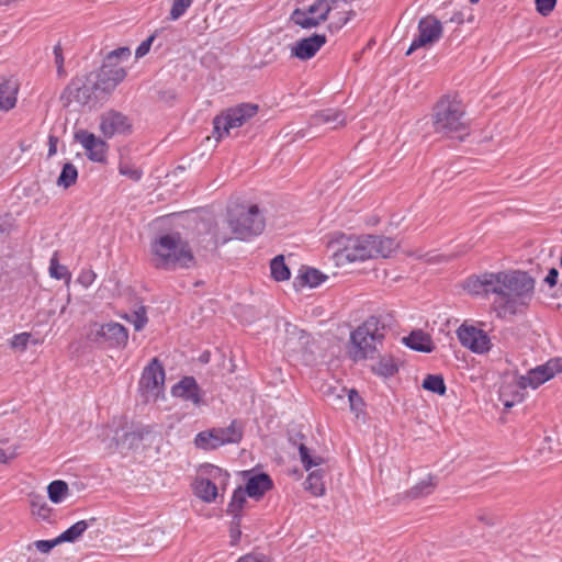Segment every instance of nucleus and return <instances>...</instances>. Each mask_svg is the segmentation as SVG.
Wrapping results in <instances>:
<instances>
[{
    "instance_id": "1",
    "label": "nucleus",
    "mask_w": 562,
    "mask_h": 562,
    "mask_svg": "<svg viewBox=\"0 0 562 562\" xmlns=\"http://www.w3.org/2000/svg\"><path fill=\"white\" fill-rule=\"evenodd\" d=\"M535 292V279L526 271L496 272V299L494 306L499 317L522 313Z\"/></svg>"
},
{
    "instance_id": "2",
    "label": "nucleus",
    "mask_w": 562,
    "mask_h": 562,
    "mask_svg": "<svg viewBox=\"0 0 562 562\" xmlns=\"http://www.w3.org/2000/svg\"><path fill=\"white\" fill-rule=\"evenodd\" d=\"M151 262L155 268L166 271L191 269L196 259L179 232L162 234L150 243Z\"/></svg>"
},
{
    "instance_id": "3",
    "label": "nucleus",
    "mask_w": 562,
    "mask_h": 562,
    "mask_svg": "<svg viewBox=\"0 0 562 562\" xmlns=\"http://www.w3.org/2000/svg\"><path fill=\"white\" fill-rule=\"evenodd\" d=\"M305 0H299L303 3ZM312 2L302 8H296L290 15V22L304 30L317 27L321 23L328 20L331 11L336 21L330 23V27L340 29L348 23L355 14L352 10H346V7L353 0H311Z\"/></svg>"
},
{
    "instance_id": "4",
    "label": "nucleus",
    "mask_w": 562,
    "mask_h": 562,
    "mask_svg": "<svg viewBox=\"0 0 562 562\" xmlns=\"http://www.w3.org/2000/svg\"><path fill=\"white\" fill-rule=\"evenodd\" d=\"M392 316L372 315L350 334L349 355L355 362L373 359L378 353V345H381L385 331L391 327Z\"/></svg>"
},
{
    "instance_id": "5",
    "label": "nucleus",
    "mask_w": 562,
    "mask_h": 562,
    "mask_svg": "<svg viewBox=\"0 0 562 562\" xmlns=\"http://www.w3.org/2000/svg\"><path fill=\"white\" fill-rule=\"evenodd\" d=\"M432 126L436 133L442 136L452 134H468V125L464 121V108L461 101L449 95H443L432 109Z\"/></svg>"
},
{
    "instance_id": "6",
    "label": "nucleus",
    "mask_w": 562,
    "mask_h": 562,
    "mask_svg": "<svg viewBox=\"0 0 562 562\" xmlns=\"http://www.w3.org/2000/svg\"><path fill=\"white\" fill-rule=\"evenodd\" d=\"M227 223L238 239L260 235L265 229V217L256 204H235L227 210Z\"/></svg>"
},
{
    "instance_id": "7",
    "label": "nucleus",
    "mask_w": 562,
    "mask_h": 562,
    "mask_svg": "<svg viewBox=\"0 0 562 562\" xmlns=\"http://www.w3.org/2000/svg\"><path fill=\"white\" fill-rule=\"evenodd\" d=\"M130 56L131 49L128 47H119L108 53L98 70L90 72L98 80L103 94L111 93L125 79L126 69L120 65V61L127 60Z\"/></svg>"
},
{
    "instance_id": "8",
    "label": "nucleus",
    "mask_w": 562,
    "mask_h": 562,
    "mask_svg": "<svg viewBox=\"0 0 562 562\" xmlns=\"http://www.w3.org/2000/svg\"><path fill=\"white\" fill-rule=\"evenodd\" d=\"M100 94L103 93L99 88L98 80L89 72L72 78L63 90L59 100L64 108L70 106L74 102L83 106L98 100Z\"/></svg>"
},
{
    "instance_id": "9",
    "label": "nucleus",
    "mask_w": 562,
    "mask_h": 562,
    "mask_svg": "<svg viewBox=\"0 0 562 562\" xmlns=\"http://www.w3.org/2000/svg\"><path fill=\"white\" fill-rule=\"evenodd\" d=\"M258 113V105L252 103H241L229 108L213 120V134L216 139H221L229 133V130L240 127Z\"/></svg>"
},
{
    "instance_id": "10",
    "label": "nucleus",
    "mask_w": 562,
    "mask_h": 562,
    "mask_svg": "<svg viewBox=\"0 0 562 562\" xmlns=\"http://www.w3.org/2000/svg\"><path fill=\"white\" fill-rule=\"evenodd\" d=\"M337 243L344 246L342 248H338L335 252L339 259L355 262L372 258L371 249L373 248L371 246L370 235L342 237Z\"/></svg>"
},
{
    "instance_id": "11",
    "label": "nucleus",
    "mask_w": 562,
    "mask_h": 562,
    "mask_svg": "<svg viewBox=\"0 0 562 562\" xmlns=\"http://www.w3.org/2000/svg\"><path fill=\"white\" fill-rule=\"evenodd\" d=\"M560 372H562V358L551 359L547 363L529 370L526 375L519 376L518 386L521 390L528 386L537 389Z\"/></svg>"
},
{
    "instance_id": "12",
    "label": "nucleus",
    "mask_w": 562,
    "mask_h": 562,
    "mask_svg": "<svg viewBox=\"0 0 562 562\" xmlns=\"http://www.w3.org/2000/svg\"><path fill=\"white\" fill-rule=\"evenodd\" d=\"M442 35L441 22L434 15H427L418 22V36L415 37L406 52L411 55L420 47L436 43Z\"/></svg>"
},
{
    "instance_id": "13",
    "label": "nucleus",
    "mask_w": 562,
    "mask_h": 562,
    "mask_svg": "<svg viewBox=\"0 0 562 562\" xmlns=\"http://www.w3.org/2000/svg\"><path fill=\"white\" fill-rule=\"evenodd\" d=\"M460 344L474 353H485L491 349V339L486 331L473 325L462 324L457 329Z\"/></svg>"
},
{
    "instance_id": "14",
    "label": "nucleus",
    "mask_w": 562,
    "mask_h": 562,
    "mask_svg": "<svg viewBox=\"0 0 562 562\" xmlns=\"http://www.w3.org/2000/svg\"><path fill=\"white\" fill-rule=\"evenodd\" d=\"M165 382V370L157 358H154L145 367L138 382L139 391L143 393H157Z\"/></svg>"
},
{
    "instance_id": "15",
    "label": "nucleus",
    "mask_w": 562,
    "mask_h": 562,
    "mask_svg": "<svg viewBox=\"0 0 562 562\" xmlns=\"http://www.w3.org/2000/svg\"><path fill=\"white\" fill-rule=\"evenodd\" d=\"M327 36L325 34L314 33L295 42L291 47V56L300 60H308L326 44Z\"/></svg>"
},
{
    "instance_id": "16",
    "label": "nucleus",
    "mask_w": 562,
    "mask_h": 562,
    "mask_svg": "<svg viewBox=\"0 0 562 562\" xmlns=\"http://www.w3.org/2000/svg\"><path fill=\"white\" fill-rule=\"evenodd\" d=\"M75 137L86 149V155L90 160L95 162L105 161L108 145L104 140L83 130L77 132Z\"/></svg>"
},
{
    "instance_id": "17",
    "label": "nucleus",
    "mask_w": 562,
    "mask_h": 562,
    "mask_svg": "<svg viewBox=\"0 0 562 562\" xmlns=\"http://www.w3.org/2000/svg\"><path fill=\"white\" fill-rule=\"evenodd\" d=\"M97 336L103 338L110 347L123 348L128 340V330L120 323L110 322L101 325Z\"/></svg>"
},
{
    "instance_id": "18",
    "label": "nucleus",
    "mask_w": 562,
    "mask_h": 562,
    "mask_svg": "<svg viewBox=\"0 0 562 562\" xmlns=\"http://www.w3.org/2000/svg\"><path fill=\"white\" fill-rule=\"evenodd\" d=\"M131 128L127 117L116 111H110L101 119L100 130L102 134L111 138L116 134H124Z\"/></svg>"
},
{
    "instance_id": "19",
    "label": "nucleus",
    "mask_w": 562,
    "mask_h": 562,
    "mask_svg": "<svg viewBox=\"0 0 562 562\" xmlns=\"http://www.w3.org/2000/svg\"><path fill=\"white\" fill-rule=\"evenodd\" d=\"M464 288L474 295L495 294L496 272H485L481 276L470 277Z\"/></svg>"
},
{
    "instance_id": "20",
    "label": "nucleus",
    "mask_w": 562,
    "mask_h": 562,
    "mask_svg": "<svg viewBox=\"0 0 562 562\" xmlns=\"http://www.w3.org/2000/svg\"><path fill=\"white\" fill-rule=\"evenodd\" d=\"M273 487V482L269 474L267 473H258L251 475L245 485V491L247 495L256 501L260 499L266 492L270 491Z\"/></svg>"
},
{
    "instance_id": "21",
    "label": "nucleus",
    "mask_w": 562,
    "mask_h": 562,
    "mask_svg": "<svg viewBox=\"0 0 562 562\" xmlns=\"http://www.w3.org/2000/svg\"><path fill=\"white\" fill-rule=\"evenodd\" d=\"M18 80L13 77H0V110L9 111L16 104Z\"/></svg>"
},
{
    "instance_id": "22",
    "label": "nucleus",
    "mask_w": 562,
    "mask_h": 562,
    "mask_svg": "<svg viewBox=\"0 0 562 562\" xmlns=\"http://www.w3.org/2000/svg\"><path fill=\"white\" fill-rule=\"evenodd\" d=\"M200 387L193 376L182 378L176 385L172 386L171 393L173 396L181 397L186 401H191L194 404H199Z\"/></svg>"
},
{
    "instance_id": "23",
    "label": "nucleus",
    "mask_w": 562,
    "mask_h": 562,
    "mask_svg": "<svg viewBox=\"0 0 562 562\" xmlns=\"http://www.w3.org/2000/svg\"><path fill=\"white\" fill-rule=\"evenodd\" d=\"M403 344L412 350L429 353L435 349L431 336L420 329L413 330L402 339Z\"/></svg>"
},
{
    "instance_id": "24",
    "label": "nucleus",
    "mask_w": 562,
    "mask_h": 562,
    "mask_svg": "<svg viewBox=\"0 0 562 562\" xmlns=\"http://www.w3.org/2000/svg\"><path fill=\"white\" fill-rule=\"evenodd\" d=\"M150 434V429L148 427H137L130 431H124L122 436L114 437L116 447H121L122 449H133L136 448L144 438Z\"/></svg>"
},
{
    "instance_id": "25",
    "label": "nucleus",
    "mask_w": 562,
    "mask_h": 562,
    "mask_svg": "<svg viewBox=\"0 0 562 562\" xmlns=\"http://www.w3.org/2000/svg\"><path fill=\"white\" fill-rule=\"evenodd\" d=\"M371 246L373 249L372 258L383 257L387 258L393 251H395L400 244L392 237H384L378 235H370Z\"/></svg>"
},
{
    "instance_id": "26",
    "label": "nucleus",
    "mask_w": 562,
    "mask_h": 562,
    "mask_svg": "<svg viewBox=\"0 0 562 562\" xmlns=\"http://www.w3.org/2000/svg\"><path fill=\"white\" fill-rule=\"evenodd\" d=\"M327 279V276L315 268H302L300 274L294 279L293 285L300 290L304 286L316 288Z\"/></svg>"
},
{
    "instance_id": "27",
    "label": "nucleus",
    "mask_w": 562,
    "mask_h": 562,
    "mask_svg": "<svg viewBox=\"0 0 562 562\" xmlns=\"http://www.w3.org/2000/svg\"><path fill=\"white\" fill-rule=\"evenodd\" d=\"M311 122L313 125L329 124L336 128L346 124V115L340 110L325 109L315 113L311 117Z\"/></svg>"
},
{
    "instance_id": "28",
    "label": "nucleus",
    "mask_w": 562,
    "mask_h": 562,
    "mask_svg": "<svg viewBox=\"0 0 562 562\" xmlns=\"http://www.w3.org/2000/svg\"><path fill=\"white\" fill-rule=\"evenodd\" d=\"M223 445L239 443L244 436V425L240 420L233 419L227 427H215Z\"/></svg>"
},
{
    "instance_id": "29",
    "label": "nucleus",
    "mask_w": 562,
    "mask_h": 562,
    "mask_svg": "<svg viewBox=\"0 0 562 562\" xmlns=\"http://www.w3.org/2000/svg\"><path fill=\"white\" fill-rule=\"evenodd\" d=\"M246 496H248L247 492L241 486H238L234 491L232 499L227 506L226 512L233 516L232 524L234 526L240 527V521H241L240 512L244 508V506L247 504Z\"/></svg>"
},
{
    "instance_id": "30",
    "label": "nucleus",
    "mask_w": 562,
    "mask_h": 562,
    "mask_svg": "<svg viewBox=\"0 0 562 562\" xmlns=\"http://www.w3.org/2000/svg\"><path fill=\"white\" fill-rule=\"evenodd\" d=\"M297 438L303 439L304 436L301 434H297L295 437H290V442L293 446L297 447L300 460L305 468V470H310L313 467H318L324 462V459L319 456H311L310 449L306 447V445L302 441H299Z\"/></svg>"
},
{
    "instance_id": "31",
    "label": "nucleus",
    "mask_w": 562,
    "mask_h": 562,
    "mask_svg": "<svg viewBox=\"0 0 562 562\" xmlns=\"http://www.w3.org/2000/svg\"><path fill=\"white\" fill-rule=\"evenodd\" d=\"M215 431V427L204 431H200L194 438V443L196 448L209 451L216 450L220 447L224 446L222 440L220 439V435Z\"/></svg>"
},
{
    "instance_id": "32",
    "label": "nucleus",
    "mask_w": 562,
    "mask_h": 562,
    "mask_svg": "<svg viewBox=\"0 0 562 562\" xmlns=\"http://www.w3.org/2000/svg\"><path fill=\"white\" fill-rule=\"evenodd\" d=\"M437 486V477L429 474L426 480H422L413 487L405 492V497L408 499H417L431 494Z\"/></svg>"
},
{
    "instance_id": "33",
    "label": "nucleus",
    "mask_w": 562,
    "mask_h": 562,
    "mask_svg": "<svg viewBox=\"0 0 562 562\" xmlns=\"http://www.w3.org/2000/svg\"><path fill=\"white\" fill-rule=\"evenodd\" d=\"M195 495L206 503H212L217 496V486L210 479L200 477L194 484Z\"/></svg>"
},
{
    "instance_id": "34",
    "label": "nucleus",
    "mask_w": 562,
    "mask_h": 562,
    "mask_svg": "<svg viewBox=\"0 0 562 562\" xmlns=\"http://www.w3.org/2000/svg\"><path fill=\"white\" fill-rule=\"evenodd\" d=\"M372 371L381 376H393L398 371L397 363L391 355H384L379 358V361L372 366Z\"/></svg>"
},
{
    "instance_id": "35",
    "label": "nucleus",
    "mask_w": 562,
    "mask_h": 562,
    "mask_svg": "<svg viewBox=\"0 0 562 562\" xmlns=\"http://www.w3.org/2000/svg\"><path fill=\"white\" fill-rule=\"evenodd\" d=\"M325 471L323 469H317L312 471L306 481L305 488L308 490L314 496H322L325 493V483H324Z\"/></svg>"
},
{
    "instance_id": "36",
    "label": "nucleus",
    "mask_w": 562,
    "mask_h": 562,
    "mask_svg": "<svg viewBox=\"0 0 562 562\" xmlns=\"http://www.w3.org/2000/svg\"><path fill=\"white\" fill-rule=\"evenodd\" d=\"M271 277L280 282L289 280L291 277V272L289 267L284 262V256L278 255L270 262Z\"/></svg>"
},
{
    "instance_id": "37",
    "label": "nucleus",
    "mask_w": 562,
    "mask_h": 562,
    "mask_svg": "<svg viewBox=\"0 0 562 562\" xmlns=\"http://www.w3.org/2000/svg\"><path fill=\"white\" fill-rule=\"evenodd\" d=\"M30 506L33 515L38 516L43 520H47L49 518L52 508L46 503L44 496L38 494H31Z\"/></svg>"
},
{
    "instance_id": "38",
    "label": "nucleus",
    "mask_w": 562,
    "mask_h": 562,
    "mask_svg": "<svg viewBox=\"0 0 562 562\" xmlns=\"http://www.w3.org/2000/svg\"><path fill=\"white\" fill-rule=\"evenodd\" d=\"M78 178V170L71 162H66L57 178V186L64 189H68L74 186Z\"/></svg>"
},
{
    "instance_id": "39",
    "label": "nucleus",
    "mask_w": 562,
    "mask_h": 562,
    "mask_svg": "<svg viewBox=\"0 0 562 562\" xmlns=\"http://www.w3.org/2000/svg\"><path fill=\"white\" fill-rule=\"evenodd\" d=\"M88 527L89 524L87 520L77 521L58 536L60 543L75 542L82 536V533L88 529Z\"/></svg>"
},
{
    "instance_id": "40",
    "label": "nucleus",
    "mask_w": 562,
    "mask_h": 562,
    "mask_svg": "<svg viewBox=\"0 0 562 562\" xmlns=\"http://www.w3.org/2000/svg\"><path fill=\"white\" fill-rule=\"evenodd\" d=\"M423 389L438 395H445L447 386L443 376L440 374H428L422 383Z\"/></svg>"
},
{
    "instance_id": "41",
    "label": "nucleus",
    "mask_w": 562,
    "mask_h": 562,
    "mask_svg": "<svg viewBox=\"0 0 562 562\" xmlns=\"http://www.w3.org/2000/svg\"><path fill=\"white\" fill-rule=\"evenodd\" d=\"M68 491V484L61 480L53 481L47 486L48 498L55 504L60 503L67 496Z\"/></svg>"
},
{
    "instance_id": "42",
    "label": "nucleus",
    "mask_w": 562,
    "mask_h": 562,
    "mask_svg": "<svg viewBox=\"0 0 562 562\" xmlns=\"http://www.w3.org/2000/svg\"><path fill=\"white\" fill-rule=\"evenodd\" d=\"M127 322L132 323L134 325L135 330L139 331L142 330L147 322V308L145 305H139L132 315H124L123 316Z\"/></svg>"
},
{
    "instance_id": "43",
    "label": "nucleus",
    "mask_w": 562,
    "mask_h": 562,
    "mask_svg": "<svg viewBox=\"0 0 562 562\" xmlns=\"http://www.w3.org/2000/svg\"><path fill=\"white\" fill-rule=\"evenodd\" d=\"M49 276L56 280L69 281L71 278L70 272L66 266H63L58 261V255L55 252L49 261Z\"/></svg>"
},
{
    "instance_id": "44",
    "label": "nucleus",
    "mask_w": 562,
    "mask_h": 562,
    "mask_svg": "<svg viewBox=\"0 0 562 562\" xmlns=\"http://www.w3.org/2000/svg\"><path fill=\"white\" fill-rule=\"evenodd\" d=\"M327 401L339 408H344L347 405L346 395L347 389L344 386L329 387L325 393Z\"/></svg>"
},
{
    "instance_id": "45",
    "label": "nucleus",
    "mask_w": 562,
    "mask_h": 562,
    "mask_svg": "<svg viewBox=\"0 0 562 562\" xmlns=\"http://www.w3.org/2000/svg\"><path fill=\"white\" fill-rule=\"evenodd\" d=\"M346 401L351 412L358 414L362 411V407L364 405L363 400L355 389H347Z\"/></svg>"
},
{
    "instance_id": "46",
    "label": "nucleus",
    "mask_w": 562,
    "mask_h": 562,
    "mask_svg": "<svg viewBox=\"0 0 562 562\" xmlns=\"http://www.w3.org/2000/svg\"><path fill=\"white\" fill-rule=\"evenodd\" d=\"M192 2L193 0H173L170 9V20L176 21L180 19Z\"/></svg>"
},
{
    "instance_id": "47",
    "label": "nucleus",
    "mask_w": 562,
    "mask_h": 562,
    "mask_svg": "<svg viewBox=\"0 0 562 562\" xmlns=\"http://www.w3.org/2000/svg\"><path fill=\"white\" fill-rule=\"evenodd\" d=\"M119 171L121 175L130 178L133 181H138L143 176V171L140 169L135 168L133 165L127 162H121L119 166Z\"/></svg>"
},
{
    "instance_id": "48",
    "label": "nucleus",
    "mask_w": 562,
    "mask_h": 562,
    "mask_svg": "<svg viewBox=\"0 0 562 562\" xmlns=\"http://www.w3.org/2000/svg\"><path fill=\"white\" fill-rule=\"evenodd\" d=\"M57 544H60L58 537L53 540H36L32 544L27 546V550H31L32 547L34 546L36 550H38L41 553H48Z\"/></svg>"
},
{
    "instance_id": "49",
    "label": "nucleus",
    "mask_w": 562,
    "mask_h": 562,
    "mask_svg": "<svg viewBox=\"0 0 562 562\" xmlns=\"http://www.w3.org/2000/svg\"><path fill=\"white\" fill-rule=\"evenodd\" d=\"M535 3L537 11L541 15L547 16L553 11L557 0H536Z\"/></svg>"
},
{
    "instance_id": "50",
    "label": "nucleus",
    "mask_w": 562,
    "mask_h": 562,
    "mask_svg": "<svg viewBox=\"0 0 562 562\" xmlns=\"http://www.w3.org/2000/svg\"><path fill=\"white\" fill-rule=\"evenodd\" d=\"M155 37H156V33H154L150 36H148L145 41H143L138 45V47L135 50V57L136 58H142V57H144L149 52L150 46H151Z\"/></svg>"
},
{
    "instance_id": "51",
    "label": "nucleus",
    "mask_w": 562,
    "mask_h": 562,
    "mask_svg": "<svg viewBox=\"0 0 562 562\" xmlns=\"http://www.w3.org/2000/svg\"><path fill=\"white\" fill-rule=\"evenodd\" d=\"M54 57H55V65H56L58 75L64 76L65 75L64 56H63V48L59 43L54 46Z\"/></svg>"
},
{
    "instance_id": "52",
    "label": "nucleus",
    "mask_w": 562,
    "mask_h": 562,
    "mask_svg": "<svg viewBox=\"0 0 562 562\" xmlns=\"http://www.w3.org/2000/svg\"><path fill=\"white\" fill-rule=\"evenodd\" d=\"M95 277L97 274L92 270H82L78 277V282L85 288H88L94 282Z\"/></svg>"
},
{
    "instance_id": "53",
    "label": "nucleus",
    "mask_w": 562,
    "mask_h": 562,
    "mask_svg": "<svg viewBox=\"0 0 562 562\" xmlns=\"http://www.w3.org/2000/svg\"><path fill=\"white\" fill-rule=\"evenodd\" d=\"M237 562H271V559L261 553H248L240 557Z\"/></svg>"
},
{
    "instance_id": "54",
    "label": "nucleus",
    "mask_w": 562,
    "mask_h": 562,
    "mask_svg": "<svg viewBox=\"0 0 562 562\" xmlns=\"http://www.w3.org/2000/svg\"><path fill=\"white\" fill-rule=\"evenodd\" d=\"M30 338H31V334H29V333L18 334L12 339V347L25 349Z\"/></svg>"
},
{
    "instance_id": "55",
    "label": "nucleus",
    "mask_w": 562,
    "mask_h": 562,
    "mask_svg": "<svg viewBox=\"0 0 562 562\" xmlns=\"http://www.w3.org/2000/svg\"><path fill=\"white\" fill-rule=\"evenodd\" d=\"M16 457V448H8L2 449L0 448V462L1 463H8L10 460L14 459Z\"/></svg>"
},
{
    "instance_id": "56",
    "label": "nucleus",
    "mask_w": 562,
    "mask_h": 562,
    "mask_svg": "<svg viewBox=\"0 0 562 562\" xmlns=\"http://www.w3.org/2000/svg\"><path fill=\"white\" fill-rule=\"evenodd\" d=\"M559 278V271L555 268H551L544 278V282L553 288L558 283Z\"/></svg>"
},
{
    "instance_id": "57",
    "label": "nucleus",
    "mask_w": 562,
    "mask_h": 562,
    "mask_svg": "<svg viewBox=\"0 0 562 562\" xmlns=\"http://www.w3.org/2000/svg\"><path fill=\"white\" fill-rule=\"evenodd\" d=\"M286 331L289 335H296L299 338L308 340V334L305 330L299 329L296 326L288 324Z\"/></svg>"
},
{
    "instance_id": "58",
    "label": "nucleus",
    "mask_w": 562,
    "mask_h": 562,
    "mask_svg": "<svg viewBox=\"0 0 562 562\" xmlns=\"http://www.w3.org/2000/svg\"><path fill=\"white\" fill-rule=\"evenodd\" d=\"M477 519L487 525V526H494L496 524V519L495 517H493L492 515L487 514V513H481L477 515Z\"/></svg>"
},
{
    "instance_id": "59",
    "label": "nucleus",
    "mask_w": 562,
    "mask_h": 562,
    "mask_svg": "<svg viewBox=\"0 0 562 562\" xmlns=\"http://www.w3.org/2000/svg\"><path fill=\"white\" fill-rule=\"evenodd\" d=\"M522 400H524V395H522L521 393L517 392V393L515 394V396H514V400H513V401H507V400H506V401H504V406H505L506 408H510V407H513V406L515 405V403H520V402H522Z\"/></svg>"
},
{
    "instance_id": "60",
    "label": "nucleus",
    "mask_w": 562,
    "mask_h": 562,
    "mask_svg": "<svg viewBox=\"0 0 562 562\" xmlns=\"http://www.w3.org/2000/svg\"><path fill=\"white\" fill-rule=\"evenodd\" d=\"M10 223L7 218L0 217V236L5 234L9 229Z\"/></svg>"
},
{
    "instance_id": "61",
    "label": "nucleus",
    "mask_w": 562,
    "mask_h": 562,
    "mask_svg": "<svg viewBox=\"0 0 562 562\" xmlns=\"http://www.w3.org/2000/svg\"><path fill=\"white\" fill-rule=\"evenodd\" d=\"M56 143H57V138L54 136H49V148H48L49 156H52L56 153Z\"/></svg>"
},
{
    "instance_id": "62",
    "label": "nucleus",
    "mask_w": 562,
    "mask_h": 562,
    "mask_svg": "<svg viewBox=\"0 0 562 562\" xmlns=\"http://www.w3.org/2000/svg\"><path fill=\"white\" fill-rule=\"evenodd\" d=\"M231 533H232V535H231V536H232V538L236 540V539H239V537H240V533H241V532H240V530H239V527L234 526V525L232 524Z\"/></svg>"
},
{
    "instance_id": "63",
    "label": "nucleus",
    "mask_w": 562,
    "mask_h": 562,
    "mask_svg": "<svg viewBox=\"0 0 562 562\" xmlns=\"http://www.w3.org/2000/svg\"><path fill=\"white\" fill-rule=\"evenodd\" d=\"M451 21L452 22H456L458 24L462 23L463 22V16H461V14L457 15V16H452L451 18Z\"/></svg>"
},
{
    "instance_id": "64",
    "label": "nucleus",
    "mask_w": 562,
    "mask_h": 562,
    "mask_svg": "<svg viewBox=\"0 0 562 562\" xmlns=\"http://www.w3.org/2000/svg\"><path fill=\"white\" fill-rule=\"evenodd\" d=\"M7 413L0 415V425H5L8 418H5Z\"/></svg>"
}]
</instances>
